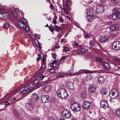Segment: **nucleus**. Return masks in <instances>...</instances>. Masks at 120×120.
<instances>
[{
  "label": "nucleus",
  "mask_w": 120,
  "mask_h": 120,
  "mask_svg": "<svg viewBox=\"0 0 120 120\" xmlns=\"http://www.w3.org/2000/svg\"><path fill=\"white\" fill-rule=\"evenodd\" d=\"M25 20L24 19L19 18L15 22V25L18 28L21 27L25 29L26 31L27 32L30 29V28L28 26L26 23L23 21Z\"/></svg>",
  "instance_id": "f257e3e1"
},
{
  "label": "nucleus",
  "mask_w": 120,
  "mask_h": 120,
  "mask_svg": "<svg viewBox=\"0 0 120 120\" xmlns=\"http://www.w3.org/2000/svg\"><path fill=\"white\" fill-rule=\"evenodd\" d=\"M86 13L87 16L86 17V19L88 21H92L94 18H98V17L94 15L93 11L91 8L88 9L86 11Z\"/></svg>",
  "instance_id": "f03ea898"
},
{
  "label": "nucleus",
  "mask_w": 120,
  "mask_h": 120,
  "mask_svg": "<svg viewBox=\"0 0 120 120\" xmlns=\"http://www.w3.org/2000/svg\"><path fill=\"white\" fill-rule=\"evenodd\" d=\"M57 96L60 98L65 99L67 97L68 94L66 90L64 89H60L57 91Z\"/></svg>",
  "instance_id": "7ed1b4c3"
},
{
  "label": "nucleus",
  "mask_w": 120,
  "mask_h": 120,
  "mask_svg": "<svg viewBox=\"0 0 120 120\" xmlns=\"http://www.w3.org/2000/svg\"><path fill=\"white\" fill-rule=\"evenodd\" d=\"M71 108L72 110L75 112L79 111L81 108L80 105L77 102L73 103L71 106Z\"/></svg>",
  "instance_id": "20e7f679"
},
{
  "label": "nucleus",
  "mask_w": 120,
  "mask_h": 120,
  "mask_svg": "<svg viewBox=\"0 0 120 120\" xmlns=\"http://www.w3.org/2000/svg\"><path fill=\"white\" fill-rule=\"evenodd\" d=\"M11 11L12 14L15 16L19 17L21 15H22L23 12L22 11H20L18 8L12 9Z\"/></svg>",
  "instance_id": "39448f33"
},
{
  "label": "nucleus",
  "mask_w": 120,
  "mask_h": 120,
  "mask_svg": "<svg viewBox=\"0 0 120 120\" xmlns=\"http://www.w3.org/2000/svg\"><path fill=\"white\" fill-rule=\"evenodd\" d=\"M4 10L3 8H0V18L5 19L9 18V15L8 13L2 12Z\"/></svg>",
  "instance_id": "423d86ee"
},
{
  "label": "nucleus",
  "mask_w": 120,
  "mask_h": 120,
  "mask_svg": "<svg viewBox=\"0 0 120 120\" xmlns=\"http://www.w3.org/2000/svg\"><path fill=\"white\" fill-rule=\"evenodd\" d=\"M34 87L32 86H28L25 87L24 90L22 91L21 93L22 94H28L33 91L32 89Z\"/></svg>",
  "instance_id": "0eeeda50"
},
{
  "label": "nucleus",
  "mask_w": 120,
  "mask_h": 120,
  "mask_svg": "<svg viewBox=\"0 0 120 120\" xmlns=\"http://www.w3.org/2000/svg\"><path fill=\"white\" fill-rule=\"evenodd\" d=\"M62 114L63 117L65 118H70L71 115L70 112L66 109L62 111Z\"/></svg>",
  "instance_id": "6e6552de"
},
{
  "label": "nucleus",
  "mask_w": 120,
  "mask_h": 120,
  "mask_svg": "<svg viewBox=\"0 0 120 120\" xmlns=\"http://www.w3.org/2000/svg\"><path fill=\"white\" fill-rule=\"evenodd\" d=\"M112 48L115 50L120 49V41H117L114 42L112 44Z\"/></svg>",
  "instance_id": "1a4fd4ad"
},
{
  "label": "nucleus",
  "mask_w": 120,
  "mask_h": 120,
  "mask_svg": "<svg viewBox=\"0 0 120 120\" xmlns=\"http://www.w3.org/2000/svg\"><path fill=\"white\" fill-rule=\"evenodd\" d=\"M91 105V104L89 101H85L83 104L82 107L86 110H88L90 109Z\"/></svg>",
  "instance_id": "9d476101"
},
{
  "label": "nucleus",
  "mask_w": 120,
  "mask_h": 120,
  "mask_svg": "<svg viewBox=\"0 0 120 120\" xmlns=\"http://www.w3.org/2000/svg\"><path fill=\"white\" fill-rule=\"evenodd\" d=\"M119 93L118 91H116L115 92L111 90L110 93V95L111 96L112 99H116L117 98L119 95Z\"/></svg>",
  "instance_id": "9b49d317"
},
{
  "label": "nucleus",
  "mask_w": 120,
  "mask_h": 120,
  "mask_svg": "<svg viewBox=\"0 0 120 120\" xmlns=\"http://www.w3.org/2000/svg\"><path fill=\"white\" fill-rule=\"evenodd\" d=\"M26 108L30 111H32L34 109V106L31 103H27L25 104Z\"/></svg>",
  "instance_id": "f8f14e48"
},
{
  "label": "nucleus",
  "mask_w": 120,
  "mask_h": 120,
  "mask_svg": "<svg viewBox=\"0 0 120 120\" xmlns=\"http://www.w3.org/2000/svg\"><path fill=\"white\" fill-rule=\"evenodd\" d=\"M49 97L48 95H43L41 97L42 101L44 103L48 102L49 101Z\"/></svg>",
  "instance_id": "ddd939ff"
},
{
  "label": "nucleus",
  "mask_w": 120,
  "mask_h": 120,
  "mask_svg": "<svg viewBox=\"0 0 120 120\" xmlns=\"http://www.w3.org/2000/svg\"><path fill=\"white\" fill-rule=\"evenodd\" d=\"M104 10V8L102 6H98L96 8V12L98 13L102 12Z\"/></svg>",
  "instance_id": "4468645a"
},
{
  "label": "nucleus",
  "mask_w": 120,
  "mask_h": 120,
  "mask_svg": "<svg viewBox=\"0 0 120 120\" xmlns=\"http://www.w3.org/2000/svg\"><path fill=\"white\" fill-rule=\"evenodd\" d=\"M112 17L113 19L116 20L120 18V12L113 14Z\"/></svg>",
  "instance_id": "2eb2a0df"
},
{
  "label": "nucleus",
  "mask_w": 120,
  "mask_h": 120,
  "mask_svg": "<svg viewBox=\"0 0 120 120\" xmlns=\"http://www.w3.org/2000/svg\"><path fill=\"white\" fill-rule=\"evenodd\" d=\"M102 64L104 69H109L110 68V66L109 64L107 62H103L102 63Z\"/></svg>",
  "instance_id": "dca6fc26"
},
{
  "label": "nucleus",
  "mask_w": 120,
  "mask_h": 120,
  "mask_svg": "<svg viewBox=\"0 0 120 120\" xmlns=\"http://www.w3.org/2000/svg\"><path fill=\"white\" fill-rule=\"evenodd\" d=\"M119 28V25L117 24H114L111 26L110 27V30L112 31H115L118 30Z\"/></svg>",
  "instance_id": "f3484780"
},
{
  "label": "nucleus",
  "mask_w": 120,
  "mask_h": 120,
  "mask_svg": "<svg viewBox=\"0 0 120 120\" xmlns=\"http://www.w3.org/2000/svg\"><path fill=\"white\" fill-rule=\"evenodd\" d=\"M99 40L100 42H103L107 41L108 37L106 36H101L99 37Z\"/></svg>",
  "instance_id": "a211bd4d"
},
{
  "label": "nucleus",
  "mask_w": 120,
  "mask_h": 120,
  "mask_svg": "<svg viewBox=\"0 0 120 120\" xmlns=\"http://www.w3.org/2000/svg\"><path fill=\"white\" fill-rule=\"evenodd\" d=\"M101 106L104 108H107L108 107V104L107 102L103 100H101Z\"/></svg>",
  "instance_id": "6ab92c4d"
},
{
  "label": "nucleus",
  "mask_w": 120,
  "mask_h": 120,
  "mask_svg": "<svg viewBox=\"0 0 120 120\" xmlns=\"http://www.w3.org/2000/svg\"><path fill=\"white\" fill-rule=\"evenodd\" d=\"M44 70L45 69L41 66L38 69V72L37 73V76H38L42 75L44 73Z\"/></svg>",
  "instance_id": "aec40b11"
},
{
  "label": "nucleus",
  "mask_w": 120,
  "mask_h": 120,
  "mask_svg": "<svg viewBox=\"0 0 120 120\" xmlns=\"http://www.w3.org/2000/svg\"><path fill=\"white\" fill-rule=\"evenodd\" d=\"M62 9L64 11V12L67 15H68L69 13L67 10L68 11H70L71 10V8L70 7H64L62 8Z\"/></svg>",
  "instance_id": "412c9836"
},
{
  "label": "nucleus",
  "mask_w": 120,
  "mask_h": 120,
  "mask_svg": "<svg viewBox=\"0 0 120 120\" xmlns=\"http://www.w3.org/2000/svg\"><path fill=\"white\" fill-rule=\"evenodd\" d=\"M72 5V1L70 0H66L65 7H70Z\"/></svg>",
  "instance_id": "4be33fe9"
},
{
  "label": "nucleus",
  "mask_w": 120,
  "mask_h": 120,
  "mask_svg": "<svg viewBox=\"0 0 120 120\" xmlns=\"http://www.w3.org/2000/svg\"><path fill=\"white\" fill-rule=\"evenodd\" d=\"M98 82L100 83H102L105 81L104 78L101 76H100L98 79Z\"/></svg>",
  "instance_id": "5701e85b"
},
{
  "label": "nucleus",
  "mask_w": 120,
  "mask_h": 120,
  "mask_svg": "<svg viewBox=\"0 0 120 120\" xmlns=\"http://www.w3.org/2000/svg\"><path fill=\"white\" fill-rule=\"evenodd\" d=\"M68 87L69 88L71 89H74V83L73 82H68Z\"/></svg>",
  "instance_id": "b1692460"
},
{
  "label": "nucleus",
  "mask_w": 120,
  "mask_h": 120,
  "mask_svg": "<svg viewBox=\"0 0 120 120\" xmlns=\"http://www.w3.org/2000/svg\"><path fill=\"white\" fill-rule=\"evenodd\" d=\"M96 90V89L95 87L91 86L89 88V91L90 93H93Z\"/></svg>",
  "instance_id": "393cba45"
},
{
  "label": "nucleus",
  "mask_w": 120,
  "mask_h": 120,
  "mask_svg": "<svg viewBox=\"0 0 120 120\" xmlns=\"http://www.w3.org/2000/svg\"><path fill=\"white\" fill-rule=\"evenodd\" d=\"M119 8L117 7H115L112 10V12L113 14L116 13L118 12H120L119 11Z\"/></svg>",
  "instance_id": "a878e982"
},
{
  "label": "nucleus",
  "mask_w": 120,
  "mask_h": 120,
  "mask_svg": "<svg viewBox=\"0 0 120 120\" xmlns=\"http://www.w3.org/2000/svg\"><path fill=\"white\" fill-rule=\"evenodd\" d=\"M50 87L49 86H45L44 88V91L46 92L49 91L50 90Z\"/></svg>",
  "instance_id": "bb28decb"
},
{
  "label": "nucleus",
  "mask_w": 120,
  "mask_h": 120,
  "mask_svg": "<svg viewBox=\"0 0 120 120\" xmlns=\"http://www.w3.org/2000/svg\"><path fill=\"white\" fill-rule=\"evenodd\" d=\"M115 114L116 116L120 118V109H117L115 112Z\"/></svg>",
  "instance_id": "cd10ccee"
},
{
  "label": "nucleus",
  "mask_w": 120,
  "mask_h": 120,
  "mask_svg": "<svg viewBox=\"0 0 120 120\" xmlns=\"http://www.w3.org/2000/svg\"><path fill=\"white\" fill-rule=\"evenodd\" d=\"M101 94L104 95L106 94L107 93V92L105 89H102L101 90Z\"/></svg>",
  "instance_id": "c85d7f7f"
},
{
  "label": "nucleus",
  "mask_w": 120,
  "mask_h": 120,
  "mask_svg": "<svg viewBox=\"0 0 120 120\" xmlns=\"http://www.w3.org/2000/svg\"><path fill=\"white\" fill-rule=\"evenodd\" d=\"M114 62L118 64H120V59L118 58H114L113 59Z\"/></svg>",
  "instance_id": "c756f323"
},
{
  "label": "nucleus",
  "mask_w": 120,
  "mask_h": 120,
  "mask_svg": "<svg viewBox=\"0 0 120 120\" xmlns=\"http://www.w3.org/2000/svg\"><path fill=\"white\" fill-rule=\"evenodd\" d=\"M93 78V76L91 74H89L87 75L86 79L87 80H88L92 79Z\"/></svg>",
  "instance_id": "7c9ffc66"
},
{
  "label": "nucleus",
  "mask_w": 120,
  "mask_h": 120,
  "mask_svg": "<svg viewBox=\"0 0 120 120\" xmlns=\"http://www.w3.org/2000/svg\"><path fill=\"white\" fill-rule=\"evenodd\" d=\"M64 76V74L63 73H58L56 75V76L57 77H63Z\"/></svg>",
  "instance_id": "2f4dec72"
},
{
  "label": "nucleus",
  "mask_w": 120,
  "mask_h": 120,
  "mask_svg": "<svg viewBox=\"0 0 120 120\" xmlns=\"http://www.w3.org/2000/svg\"><path fill=\"white\" fill-rule=\"evenodd\" d=\"M55 29L57 31H60L61 29L57 25H55L54 26Z\"/></svg>",
  "instance_id": "473e14b6"
},
{
  "label": "nucleus",
  "mask_w": 120,
  "mask_h": 120,
  "mask_svg": "<svg viewBox=\"0 0 120 120\" xmlns=\"http://www.w3.org/2000/svg\"><path fill=\"white\" fill-rule=\"evenodd\" d=\"M39 84V81L38 80H35L34 82V84H33L35 86H37Z\"/></svg>",
  "instance_id": "72a5a7b5"
},
{
  "label": "nucleus",
  "mask_w": 120,
  "mask_h": 120,
  "mask_svg": "<svg viewBox=\"0 0 120 120\" xmlns=\"http://www.w3.org/2000/svg\"><path fill=\"white\" fill-rule=\"evenodd\" d=\"M90 43L91 46L93 47L95 46V41H91L90 42Z\"/></svg>",
  "instance_id": "f704fd0d"
},
{
  "label": "nucleus",
  "mask_w": 120,
  "mask_h": 120,
  "mask_svg": "<svg viewBox=\"0 0 120 120\" xmlns=\"http://www.w3.org/2000/svg\"><path fill=\"white\" fill-rule=\"evenodd\" d=\"M81 50L82 52V53H85L86 52H87L88 51L87 49L84 48L81 49Z\"/></svg>",
  "instance_id": "c9c22d12"
},
{
  "label": "nucleus",
  "mask_w": 120,
  "mask_h": 120,
  "mask_svg": "<svg viewBox=\"0 0 120 120\" xmlns=\"http://www.w3.org/2000/svg\"><path fill=\"white\" fill-rule=\"evenodd\" d=\"M96 60L98 62H102L103 61L102 59L100 58H98L96 59Z\"/></svg>",
  "instance_id": "e433bc0d"
},
{
  "label": "nucleus",
  "mask_w": 120,
  "mask_h": 120,
  "mask_svg": "<svg viewBox=\"0 0 120 120\" xmlns=\"http://www.w3.org/2000/svg\"><path fill=\"white\" fill-rule=\"evenodd\" d=\"M3 26L4 28H8L9 27V25L8 24L6 23L4 24L3 25Z\"/></svg>",
  "instance_id": "4c0bfd02"
},
{
  "label": "nucleus",
  "mask_w": 120,
  "mask_h": 120,
  "mask_svg": "<svg viewBox=\"0 0 120 120\" xmlns=\"http://www.w3.org/2000/svg\"><path fill=\"white\" fill-rule=\"evenodd\" d=\"M48 82L47 81H43L41 83V85H44L48 83Z\"/></svg>",
  "instance_id": "58836bf2"
},
{
  "label": "nucleus",
  "mask_w": 120,
  "mask_h": 120,
  "mask_svg": "<svg viewBox=\"0 0 120 120\" xmlns=\"http://www.w3.org/2000/svg\"><path fill=\"white\" fill-rule=\"evenodd\" d=\"M87 94V92H82L81 93V96H86Z\"/></svg>",
  "instance_id": "ea45409f"
},
{
  "label": "nucleus",
  "mask_w": 120,
  "mask_h": 120,
  "mask_svg": "<svg viewBox=\"0 0 120 120\" xmlns=\"http://www.w3.org/2000/svg\"><path fill=\"white\" fill-rule=\"evenodd\" d=\"M114 68L115 69L117 70H120V65H118L114 67Z\"/></svg>",
  "instance_id": "a19ab883"
},
{
  "label": "nucleus",
  "mask_w": 120,
  "mask_h": 120,
  "mask_svg": "<svg viewBox=\"0 0 120 120\" xmlns=\"http://www.w3.org/2000/svg\"><path fill=\"white\" fill-rule=\"evenodd\" d=\"M51 64L52 65H51V67H55L56 66V63L54 62H53L51 63Z\"/></svg>",
  "instance_id": "79ce46f5"
},
{
  "label": "nucleus",
  "mask_w": 120,
  "mask_h": 120,
  "mask_svg": "<svg viewBox=\"0 0 120 120\" xmlns=\"http://www.w3.org/2000/svg\"><path fill=\"white\" fill-rule=\"evenodd\" d=\"M48 27L49 28V29L52 32L54 30V28L52 26L51 27L50 26H48Z\"/></svg>",
  "instance_id": "37998d69"
},
{
  "label": "nucleus",
  "mask_w": 120,
  "mask_h": 120,
  "mask_svg": "<svg viewBox=\"0 0 120 120\" xmlns=\"http://www.w3.org/2000/svg\"><path fill=\"white\" fill-rule=\"evenodd\" d=\"M77 53L78 54H81L82 53V52L81 50V49H80L79 50H78L77 52Z\"/></svg>",
  "instance_id": "c03bdc74"
},
{
  "label": "nucleus",
  "mask_w": 120,
  "mask_h": 120,
  "mask_svg": "<svg viewBox=\"0 0 120 120\" xmlns=\"http://www.w3.org/2000/svg\"><path fill=\"white\" fill-rule=\"evenodd\" d=\"M35 37L38 39H39L40 37V35L39 34H34Z\"/></svg>",
  "instance_id": "a18cd8bd"
},
{
  "label": "nucleus",
  "mask_w": 120,
  "mask_h": 120,
  "mask_svg": "<svg viewBox=\"0 0 120 120\" xmlns=\"http://www.w3.org/2000/svg\"><path fill=\"white\" fill-rule=\"evenodd\" d=\"M112 2L114 3H117L119 0H111Z\"/></svg>",
  "instance_id": "49530a36"
},
{
  "label": "nucleus",
  "mask_w": 120,
  "mask_h": 120,
  "mask_svg": "<svg viewBox=\"0 0 120 120\" xmlns=\"http://www.w3.org/2000/svg\"><path fill=\"white\" fill-rule=\"evenodd\" d=\"M68 50V48L67 47H65L63 49V51L65 52H66Z\"/></svg>",
  "instance_id": "de8ad7c7"
},
{
  "label": "nucleus",
  "mask_w": 120,
  "mask_h": 120,
  "mask_svg": "<svg viewBox=\"0 0 120 120\" xmlns=\"http://www.w3.org/2000/svg\"><path fill=\"white\" fill-rule=\"evenodd\" d=\"M49 71L50 73H53L55 72V70L53 69H50Z\"/></svg>",
  "instance_id": "09e8293b"
},
{
  "label": "nucleus",
  "mask_w": 120,
  "mask_h": 120,
  "mask_svg": "<svg viewBox=\"0 0 120 120\" xmlns=\"http://www.w3.org/2000/svg\"><path fill=\"white\" fill-rule=\"evenodd\" d=\"M52 55L53 58L55 59L56 57V54L53 53L52 54Z\"/></svg>",
  "instance_id": "8fccbe9b"
},
{
  "label": "nucleus",
  "mask_w": 120,
  "mask_h": 120,
  "mask_svg": "<svg viewBox=\"0 0 120 120\" xmlns=\"http://www.w3.org/2000/svg\"><path fill=\"white\" fill-rule=\"evenodd\" d=\"M53 23L55 24H57V22L56 20L54 19H53L52 20Z\"/></svg>",
  "instance_id": "3c124183"
},
{
  "label": "nucleus",
  "mask_w": 120,
  "mask_h": 120,
  "mask_svg": "<svg viewBox=\"0 0 120 120\" xmlns=\"http://www.w3.org/2000/svg\"><path fill=\"white\" fill-rule=\"evenodd\" d=\"M21 89H15L14 90V91H15V94L17 93L18 91L20 90Z\"/></svg>",
  "instance_id": "603ef678"
},
{
  "label": "nucleus",
  "mask_w": 120,
  "mask_h": 120,
  "mask_svg": "<svg viewBox=\"0 0 120 120\" xmlns=\"http://www.w3.org/2000/svg\"><path fill=\"white\" fill-rule=\"evenodd\" d=\"M73 46L75 47H76L78 46V44L77 43H75L74 44Z\"/></svg>",
  "instance_id": "864d4df0"
},
{
  "label": "nucleus",
  "mask_w": 120,
  "mask_h": 120,
  "mask_svg": "<svg viewBox=\"0 0 120 120\" xmlns=\"http://www.w3.org/2000/svg\"><path fill=\"white\" fill-rule=\"evenodd\" d=\"M73 68H71V70L69 71V73H71L73 72Z\"/></svg>",
  "instance_id": "5fc2aeb1"
},
{
  "label": "nucleus",
  "mask_w": 120,
  "mask_h": 120,
  "mask_svg": "<svg viewBox=\"0 0 120 120\" xmlns=\"http://www.w3.org/2000/svg\"><path fill=\"white\" fill-rule=\"evenodd\" d=\"M85 37L86 38H90V37L87 34H86L85 35Z\"/></svg>",
  "instance_id": "6e6d98bb"
},
{
  "label": "nucleus",
  "mask_w": 120,
  "mask_h": 120,
  "mask_svg": "<svg viewBox=\"0 0 120 120\" xmlns=\"http://www.w3.org/2000/svg\"><path fill=\"white\" fill-rule=\"evenodd\" d=\"M48 120H54V119L53 117H49Z\"/></svg>",
  "instance_id": "4d7b16f0"
},
{
  "label": "nucleus",
  "mask_w": 120,
  "mask_h": 120,
  "mask_svg": "<svg viewBox=\"0 0 120 120\" xmlns=\"http://www.w3.org/2000/svg\"><path fill=\"white\" fill-rule=\"evenodd\" d=\"M82 70H80L79 71V72H77V73H75V74H74V75H75L76 74H78L79 73V72H82Z\"/></svg>",
  "instance_id": "13d9d810"
},
{
  "label": "nucleus",
  "mask_w": 120,
  "mask_h": 120,
  "mask_svg": "<svg viewBox=\"0 0 120 120\" xmlns=\"http://www.w3.org/2000/svg\"><path fill=\"white\" fill-rule=\"evenodd\" d=\"M45 77V76H43L41 77H40V78H39V80H42L43 79V78Z\"/></svg>",
  "instance_id": "bf43d9fd"
},
{
  "label": "nucleus",
  "mask_w": 120,
  "mask_h": 120,
  "mask_svg": "<svg viewBox=\"0 0 120 120\" xmlns=\"http://www.w3.org/2000/svg\"><path fill=\"white\" fill-rule=\"evenodd\" d=\"M9 103L8 101L4 103V104L5 105H7Z\"/></svg>",
  "instance_id": "052dcab7"
},
{
  "label": "nucleus",
  "mask_w": 120,
  "mask_h": 120,
  "mask_svg": "<svg viewBox=\"0 0 120 120\" xmlns=\"http://www.w3.org/2000/svg\"><path fill=\"white\" fill-rule=\"evenodd\" d=\"M105 0H100V2L101 3H104L105 1Z\"/></svg>",
  "instance_id": "680f3d73"
},
{
  "label": "nucleus",
  "mask_w": 120,
  "mask_h": 120,
  "mask_svg": "<svg viewBox=\"0 0 120 120\" xmlns=\"http://www.w3.org/2000/svg\"><path fill=\"white\" fill-rule=\"evenodd\" d=\"M50 8L52 10H53L54 9V7L52 5H51Z\"/></svg>",
  "instance_id": "e2e57ef3"
},
{
  "label": "nucleus",
  "mask_w": 120,
  "mask_h": 120,
  "mask_svg": "<svg viewBox=\"0 0 120 120\" xmlns=\"http://www.w3.org/2000/svg\"><path fill=\"white\" fill-rule=\"evenodd\" d=\"M60 22H64V21L63 19L60 18Z\"/></svg>",
  "instance_id": "0e129e2a"
},
{
  "label": "nucleus",
  "mask_w": 120,
  "mask_h": 120,
  "mask_svg": "<svg viewBox=\"0 0 120 120\" xmlns=\"http://www.w3.org/2000/svg\"><path fill=\"white\" fill-rule=\"evenodd\" d=\"M38 60H40L41 59L40 57L41 56L40 55H38Z\"/></svg>",
  "instance_id": "69168bd1"
},
{
  "label": "nucleus",
  "mask_w": 120,
  "mask_h": 120,
  "mask_svg": "<svg viewBox=\"0 0 120 120\" xmlns=\"http://www.w3.org/2000/svg\"><path fill=\"white\" fill-rule=\"evenodd\" d=\"M71 120H76V119L75 117H73L72 118Z\"/></svg>",
  "instance_id": "338daca9"
},
{
  "label": "nucleus",
  "mask_w": 120,
  "mask_h": 120,
  "mask_svg": "<svg viewBox=\"0 0 120 120\" xmlns=\"http://www.w3.org/2000/svg\"><path fill=\"white\" fill-rule=\"evenodd\" d=\"M99 120H106L105 119L103 118H102L100 119Z\"/></svg>",
  "instance_id": "774afa93"
}]
</instances>
